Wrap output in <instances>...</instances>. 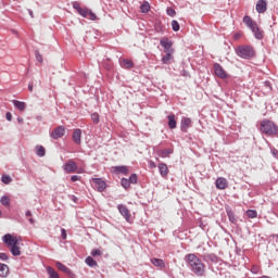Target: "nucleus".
<instances>
[{
    "label": "nucleus",
    "instance_id": "obj_1",
    "mask_svg": "<svg viewBox=\"0 0 278 278\" xmlns=\"http://www.w3.org/2000/svg\"><path fill=\"white\" fill-rule=\"evenodd\" d=\"M185 261L191 273H194L197 277H203L205 275V264L199 256L195 254H187Z\"/></svg>",
    "mask_w": 278,
    "mask_h": 278
},
{
    "label": "nucleus",
    "instance_id": "obj_2",
    "mask_svg": "<svg viewBox=\"0 0 278 278\" xmlns=\"http://www.w3.org/2000/svg\"><path fill=\"white\" fill-rule=\"evenodd\" d=\"M260 131L270 138H278V125L270 119L264 118L260 122Z\"/></svg>",
    "mask_w": 278,
    "mask_h": 278
},
{
    "label": "nucleus",
    "instance_id": "obj_3",
    "mask_svg": "<svg viewBox=\"0 0 278 278\" xmlns=\"http://www.w3.org/2000/svg\"><path fill=\"white\" fill-rule=\"evenodd\" d=\"M235 52L238 55V58H241L242 60H253V58L257 55L255 48L249 45L238 46L235 49Z\"/></svg>",
    "mask_w": 278,
    "mask_h": 278
},
{
    "label": "nucleus",
    "instance_id": "obj_4",
    "mask_svg": "<svg viewBox=\"0 0 278 278\" xmlns=\"http://www.w3.org/2000/svg\"><path fill=\"white\" fill-rule=\"evenodd\" d=\"M4 244L10 248V252L14 257H18L21 255V248L18 247V238L7 233L2 238Z\"/></svg>",
    "mask_w": 278,
    "mask_h": 278
},
{
    "label": "nucleus",
    "instance_id": "obj_5",
    "mask_svg": "<svg viewBox=\"0 0 278 278\" xmlns=\"http://www.w3.org/2000/svg\"><path fill=\"white\" fill-rule=\"evenodd\" d=\"M131 184L136 185L138 184V174H131L129 178H122L121 179V186L124 188V190H129L131 188Z\"/></svg>",
    "mask_w": 278,
    "mask_h": 278
},
{
    "label": "nucleus",
    "instance_id": "obj_6",
    "mask_svg": "<svg viewBox=\"0 0 278 278\" xmlns=\"http://www.w3.org/2000/svg\"><path fill=\"white\" fill-rule=\"evenodd\" d=\"M213 70H214L216 77H218L219 79H227L229 77V74H227L225 68H223V65L219 63H214Z\"/></svg>",
    "mask_w": 278,
    "mask_h": 278
},
{
    "label": "nucleus",
    "instance_id": "obj_7",
    "mask_svg": "<svg viewBox=\"0 0 278 278\" xmlns=\"http://www.w3.org/2000/svg\"><path fill=\"white\" fill-rule=\"evenodd\" d=\"M161 47L164 49V53H175V49H173V41H170L167 37H163L160 40Z\"/></svg>",
    "mask_w": 278,
    "mask_h": 278
},
{
    "label": "nucleus",
    "instance_id": "obj_8",
    "mask_svg": "<svg viewBox=\"0 0 278 278\" xmlns=\"http://www.w3.org/2000/svg\"><path fill=\"white\" fill-rule=\"evenodd\" d=\"M64 134H66V127L58 126L51 131L50 136L53 140H60V138H62Z\"/></svg>",
    "mask_w": 278,
    "mask_h": 278
},
{
    "label": "nucleus",
    "instance_id": "obj_9",
    "mask_svg": "<svg viewBox=\"0 0 278 278\" xmlns=\"http://www.w3.org/2000/svg\"><path fill=\"white\" fill-rule=\"evenodd\" d=\"M190 127H192V118L181 117L180 131H182V134H188V129H190Z\"/></svg>",
    "mask_w": 278,
    "mask_h": 278
},
{
    "label": "nucleus",
    "instance_id": "obj_10",
    "mask_svg": "<svg viewBox=\"0 0 278 278\" xmlns=\"http://www.w3.org/2000/svg\"><path fill=\"white\" fill-rule=\"evenodd\" d=\"M92 182L96 185L98 192H104L105 188H108V182L103 178H92Z\"/></svg>",
    "mask_w": 278,
    "mask_h": 278
},
{
    "label": "nucleus",
    "instance_id": "obj_11",
    "mask_svg": "<svg viewBox=\"0 0 278 278\" xmlns=\"http://www.w3.org/2000/svg\"><path fill=\"white\" fill-rule=\"evenodd\" d=\"M117 210H118L119 214H122V216H124L125 220H127V223H129L131 220V213H129V208H127L126 205L118 204Z\"/></svg>",
    "mask_w": 278,
    "mask_h": 278
},
{
    "label": "nucleus",
    "instance_id": "obj_12",
    "mask_svg": "<svg viewBox=\"0 0 278 278\" xmlns=\"http://www.w3.org/2000/svg\"><path fill=\"white\" fill-rule=\"evenodd\" d=\"M114 175H129V167L127 165H119L112 167Z\"/></svg>",
    "mask_w": 278,
    "mask_h": 278
},
{
    "label": "nucleus",
    "instance_id": "obj_13",
    "mask_svg": "<svg viewBox=\"0 0 278 278\" xmlns=\"http://www.w3.org/2000/svg\"><path fill=\"white\" fill-rule=\"evenodd\" d=\"M65 173H75L77 172V163L75 161L70 160L67 163L64 164L63 166Z\"/></svg>",
    "mask_w": 278,
    "mask_h": 278
},
{
    "label": "nucleus",
    "instance_id": "obj_14",
    "mask_svg": "<svg viewBox=\"0 0 278 278\" xmlns=\"http://www.w3.org/2000/svg\"><path fill=\"white\" fill-rule=\"evenodd\" d=\"M154 31H156V34H164V31H166V26L162 23V20H154Z\"/></svg>",
    "mask_w": 278,
    "mask_h": 278
},
{
    "label": "nucleus",
    "instance_id": "obj_15",
    "mask_svg": "<svg viewBox=\"0 0 278 278\" xmlns=\"http://www.w3.org/2000/svg\"><path fill=\"white\" fill-rule=\"evenodd\" d=\"M266 10H268V2H266V0H258L256 2V12H258V14H264Z\"/></svg>",
    "mask_w": 278,
    "mask_h": 278
},
{
    "label": "nucleus",
    "instance_id": "obj_16",
    "mask_svg": "<svg viewBox=\"0 0 278 278\" xmlns=\"http://www.w3.org/2000/svg\"><path fill=\"white\" fill-rule=\"evenodd\" d=\"M252 34H254V38H256V40H263L264 39V30L260 29V26H257V24L253 27L250 28Z\"/></svg>",
    "mask_w": 278,
    "mask_h": 278
},
{
    "label": "nucleus",
    "instance_id": "obj_17",
    "mask_svg": "<svg viewBox=\"0 0 278 278\" xmlns=\"http://www.w3.org/2000/svg\"><path fill=\"white\" fill-rule=\"evenodd\" d=\"M203 262H211L212 264H218V255L211 253L202 255Z\"/></svg>",
    "mask_w": 278,
    "mask_h": 278
},
{
    "label": "nucleus",
    "instance_id": "obj_18",
    "mask_svg": "<svg viewBox=\"0 0 278 278\" xmlns=\"http://www.w3.org/2000/svg\"><path fill=\"white\" fill-rule=\"evenodd\" d=\"M215 184H216V189H217V190H226V188H227V186H228L227 179L224 178V177L217 178L216 181H215Z\"/></svg>",
    "mask_w": 278,
    "mask_h": 278
},
{
    "label": "nucleus",
    "instance_id": "obj_19",
    "mask_svg": "<svg viewBox=\"0 0 278 278\" xmlns=\"http://www.w3.org/2000/svg\"><path fill=\"white\" fill-rule=\"evenodd\" d=\"M174 149L173 148H169V149H162V150H157V155L159 157H170V155H173L174 153Z\"/></svg>",
    "mask_w": 278,
    "mask_h": 278
},
{
    "label": "nucleus",
    "instance_id": "obj_20",
    "mask_svg": "<svg viewBox=\"0 0 278 278\" xmlns=\"http://www.w3.org/2000/svg\"><path fill=\"white\" fill-rule=\"evenodd\" d=\"M151 264H153L155 266V268H166V263L164 262V260L162 258H151Z\"/></svg>",
    "mask_w": 278,
    "mask_h": 278
},
{
    "label": "nucleus",
    "instance_id": "obj_21",
    "mask_svg": "<svg viewBox=\"0 0 278 278\" xmlns=\"http://www.w3.org/2000/svg\"><path fill=\"white\" fill-rule=\"evenodd\" d=\"M157 167L162 177H168V165H166V163H160Z\"/></svg>",
    "mask_w": 278,
    "mask_h": 278
},
{
    "label": "nucleus",
    "instance_id": "obj_22",
    "mask_svg": "<svg viewBox=\"0 0 278 278\" xmlns=\"http://www.w3.org/2000/svg\"><path fill=\"white\" fill-rule=\"evenodd\" d=\"M175 52H165V55L161 59L162 64H170L174 62V54Z\"/></svg>",
    "mask_w": 278,
    "mask_h": 278
},
{
    "label": "nucleus",
    "instance_id": "obj_23",
    "mask_svg": "<svg viewBox=\"0 0 278 278\" xmlns=\"http://www.w3.org/2000/svg\"><path fill=\"white\" fill-rule=\"evenodd\" d=\"M167 125L170 129H177V119L175 118V114H170L167 116Z\"/></svg>",
    "mask_w": 278,
    "mask_h": 278
},
{
    "label": "nucleus",
    "instance_id": "obj_24",
    "mask_svg": "<svg viewBox=\"0 0 278 278\" xmlns=\"http://www.w3.org/2000/svg\"><path fill=\"white\" fill-rule=\"evenodd\" d=\"M243 23L247 25V27H249V29H252L257 24V22L253 21V18H251L249 15L243 17Z\"/></svg>",
    "mask_w": 278,
    "mask_h": 278
},
{
    "label": "nucleus",
    "instance_id": "obj_25",
    "mask_svg": "<svg viewBox=\"0 0 278 278\" xmlns=\"http://www.w3.org/2000/svg\"><path fill=\"white\" fill-rule=\"evenodd\" d=\"M12 103L14 108L20 110V112H25V108H27V104L25 102L18 101V100H12Z\"/></svg>",
    "mask_w": 278,
    "mask_h": 278
},
{
    "label": "nucleus",
    "instance_id": "obj_26",
    "mask_svg": "<svg viewBox=\"0 0 278 278\" xmlns=\"http://www.w3.org/2000/svg\"><path fill=\"white\" fill-rule=\"evenodd\" d=\"M10 273V267L7 264L0 263V277L5 278Z\"/></svg>",
    "mask_w": 278,
    "mask_h": 278
},
{
    "label": "nucleus",
    "instance_id": "obj_27",
    "mask_svg": "<svg viewBox=\"0 0 278 278\" xmlns=\"http://www.w3.org/2000/svg\"><path fill=\"white\" fill-rule=\"evenodd\" d=\"M46 270H47V274L49 275V278H60V274H58V271H55L53 267L48 266Z\"/></svg>",
    "mask_w": 278,
    "mask_h": 278
},
{
    "label": "nucleus",
    "instance_id": "obj_28",
    "mask_svg": "<svg viewBox=\"0 0 278 278\" xmlns=\"http://www.w3.org/2000/svg\"><path fill=\"white\" fill-rule=\"evenodd\" d=\"M35 151H36V155H38V157H45V155L47 154V151L45 150V147H42V146H36Z\"/></svg>",
    "mask_w": 278,
    "mask_h": 278
},
{
    "label": "nucleus",
    "instance_id": "obj_29",
    "mask_svg": "<svg viewBox=\"0 0 278 278\" xmlns=\"http://www.w3.org/2000/svg\"><path fill=\"white\" fill-rule=\"evenodd\" d=\"M85 263L87 264V266H90V268H97V266H99V264L94 261L92 256H88L85 260Z\"/></svg>",
    "mask_w": 278,
    "mask_h": 278
},
{
    "label": "nucleus",
    "instance_id": "obj_30",
    "mask_svg": "<svg viewBox=\"0 0 278 278\" xmlns=\"http://www.w3.org/2000/svg\"><path fill=\"white\" fill-rule=\"evenodd\" d=\"M122 67L123 68H134V61H131L129 59H124L122 61Z\"/></svg>",
    "mask_w": 278,
    "mask_h": 278
},
{
    "label": "nucleus",
    "instance_id": "obj_31",
    "mask_svg": "<svg viewBox=\"0 0 278 278\" xmlns=\"http://www.w3.org/2000/svg\"><path fill=\"white\" fill-rule=\"evenodd\" d=\"M150 10H151V4H149V1H144L140 5V11L142 12V14H147Z\"/></svg>",
    "mask_w": 278,
    "mask_h": 278
},
{
    "label": "nucleus",
    "instance_id": "obj_32",
    "mask_svg": "<svg viewBox=\"0 0 278 278\" xmlns=\"http://www.w3.org/2000/svg\"><path fill=\"white\" fill-rule=\"evenodd\" d=\"M227 216L230 220V223L236 224L238 219H236V214L233 213V211H231L230 208L226 210Z\"/></svg>",
    "mask_w": 278,
    "mask_h": 278
},
{
    "label": "nucleus",
    "instance_id": "obj_33",
    "mask_svg": "<svg viewBox=\"0 0 278 278\" xmlns=\"http://www.w3.org/2000/svg\"><path fill=\"white\" fill-rule=\"evenodd\" d=\"M72 140H81V129L76 128L73 131Z\"/></svg>",
    "mask_w": 278,
    "mask_h": 278
},
{
    "label": "nucleus",
    "instance_id": "obj_34",
    "mask_svg": "<svg viewBox=\"0 0 278 278\" xmlns=\"http://www.w3.org/2000/svg\"><path fill=\"white\" fill-rule=\"evenodd\" d=\"M0 203H1V205H4L5 207H10V197L3 195L0 199Z\"/></svg>",
    "mask_w": 278,
    "mask_h": 278
},
{
    "label": "nucleus",
    "instance_id": "obj_35",
    "mask_svg": "<svg viewBox=\"0 0 278 278\" xmlns=\"http://www.w3.org/2000/svg\"><path fill=\"white\" fill-rule=\"evenodd\" d=\"M35 58L40 65L43 64V59L42 54H40V50H35Z\"/></svg>",
    "mask_w": 278,
    "mask_h": 278
},
{
    "label": "nucleus",
    "instance_id": "obj_36",
    "mask_svg": "<svg viewBox=\"0 0 278 278\" xmlns=\"http://www.w3.org/2000/svg\"><path fill=\"white\" fill-rule=\"evenodd\" d=\"M172 29L173 31H179V29H181V26L179 25V22H177V20L172 21Z\"/></svg>",
    "mask_w": 278,
    "mask_h": 278
},
{
    "label": "nucleus",
    "instance_id": "obj_37",
    "mask_svg": "<svg viewBox=\"0 0 278 278\" xmlns=\"http://www.w3.org/2000/svg\"><path fill=\"white\" fill-rule=\"evenodd\" d=\"M89 11H90V9H88V8H80V10L78 11V14L80 16H83V18H86L88 16Z\"/></svg>",
    "mask_w": 278,
    "mask_h": 278
},
{
    "label": "nucleus",
    "instance_id": "obj_38",
    "mask_svg": "<svg viewBox=\"0 0 278 278\" xmlns=\"http://www.w3.org/2000/svg\"><path fill=\"white\" fill-rule=\"evenodd\" d=\"M248 218H257V211L255 210H248L247 211Z\"/></svg>",
    "mask_w": 278,
    "mask_h": 278
},
{
    "label": "nucleus",
    "instance_id": "obj_39",
    "mask_svg": "<svg viewBox=\"0 0 278 278\" xmlns=\"http://www.w3.org/2000/svg\"><path fill=\"white\" fill-rule=\"evenodd\" d=\"M91 121H92V123H94V125H99V123H100L99 113H92L91 114Z\"/></svg>",
    "mask_w": 278,
    "mask_h": 278
},
{
    "label": "nucleus",
    "instance_id": "obj_40",
    "mask_svg": "<svg viewBox=\"0 0 278 278\" xmlns=\"http://www.w3.org/2000/svg\"><path fill=\"white\" fill-rule=\"evenodd\" d=\"M56 267L59 268V270H62V273H65V274L70 269L68 267H66V265L62 264L61 262L56 263Z\"/></svg>",
    "mask_w": 278,
    "mask_h": 278
},
{
    "label": "nucleus",
    "instance_id": "obj_41",
    "mask_svg": "<svg viewBox=\"0 0 278 278\" xmlns=\"http://www.w3.org/2000/svg\"><path fill=\"white\" fill-rule=\"evenodd\" d=\"M1 181H2V184H5V185L12 184V177H10L8 175H2Z\"/></svg>",
    "mask_w": 278,
    "mask_h": 278
},
{
    "label": "nucleus",
    "instance_id": "obj_42",
    "mask_svg": "<svg viewBox=\"0 0 278 278\" xmlns=\"http://www.w3.org/2000/svg\"><path fill=\"white\" fill-rule=\"evenodd\" d=\"M101 255H103V252L101 250H99V249H93L91 251V256L92 257H97V256H101Z\"/></svg>",
    "mask_w": 278,
    "mask_h": 278
},
{
    "label": "nucleus",
    "instance_id": "obj_43",
    "mask_svg": "<svg viewBox=\"0 0 278 278\" xmlns=\"http://www.w3.org/2000/svg\"><path fill=\"white\" fill-rule=\"evenodd\" d=\"M166 14L168 15V16H176L177 15V12L175 11V9H173V8H167V10H166Z\"/></svg>",
    "mask_w": 278,
    "mask_h": 278
},
{
    "label": "nucleus",
    "instance_id": "obj_44",
    "mask_svg": "<svg viewBox=\"0 0 278 278\" xmlns=\"http://www.w3.org/2000/svg\"><path fill=\"white\" fill-rule=\"evenodd\" d=\"M103 67L105 68V71H112V68H114V64L104 62Z\"/></svg>",
    "mask_w": 278,
    "mask_h": 278
},
{
    "label": "nucleus",
    "instance_id": "obj_45",
    "mask_svg": "<svg viewBox=\"0 0 278 278\" xmlns=\"http://www.w3.org/2000/svg\"><path fill=\"white\" fill-rule=\"evenodd\" d=\"M251 273H252L253 275H257V273H260V266H257V265H252V267H251Z\"/></svg>",
    "mask_w": 278,
    "mask_h": 278
},
{
    "label": "nucleus",
    "instance_id": "obj_46",
    "mask_svg": "<svg viewBox=\"0 0 278 278\" xmlns=\"http://www.w3.org/2000/svg\"><path fill=\"white\" fill-rule=\"evenodd\" d=\"M72 5H73L74 10H76V12H78L81 9V5L77 1H74L72 3Z\"/></svg>",
    "mask_w": 278,
    "mask_h": 278
},
{
    "label": "nucleus",
    "instance_id": "obj_47",
    "mask_svg": "<svg viewBox=\"0 0 278 278\" xmlns=\"http://www.w3.org/2000/svg\"><path fill=\"white\" fill-rule=\"evenodd\" d=\"M88 15L90 21H97V14H94L92 10H89Z\"/></svg>",
    "mask_w": 278,
    "mask_h": 278
},
{
    "label": "nucleus",
    "instance_id": "obj_48",
    "mask_svg": "<svg viewBox=\"0 0 278 278\" xmlns=\"http://www.w3.org/2000/svg\"><path fill=\"white\" fill-rule=\"evenodd\" d=\"M263 84L265 88H267L268 90H273V84H270V80H265Z\"/></svg>",
    "mask_w": 278,
    "mask_h": 278
},
{
    "label": "nucleus",
    "instance_id": "obj_49",
    "mask_svg": "<svg viewBox=\"0 0 278 278\" xmlns=\"http://www.w3.org/2000/svg\"><path fill=\"white\" fill-rule=\"evenodd\" d=\"M0 260H2L3 262H8V260H10V257L8 256V254L1 252L0 253Z\"/></svg>",
    "mask_w": 278,
    "mask_h": 278
},
{
    "label": "nucleus",
    "instance_id": "obj_50",
    "mask_svg": "<svg viewBox=\"0 0 278 278\" xmlns=\"http://www.w3.org/2000/svg\"><path fill=\"white\" fill-rule=\"evenodd\" d=\"M61 238H62V240H66V238H67L66 229H64V228L61 229Z\"/></svg>",
    "mask_w": 278,
    "mask_h": 278
},
{
    "label": "nucleus",
    "instance_id": "obj_51",
    "mask_svg": "<svg viewBox=\"0 0 278 278\" xmlns=\"http://www.w3.org/2000/svg\"><path fill=\"white\" fill-rule=\"evenodd\" d=\"M65 275H67V277H70V278H75L76 277L75 273H73V270H71V268L67 269V273H65Z\"/></svg>",
    "mask_w": 278,
    "mask_h": 278
},
{
    "label": "nucleus",
    "instance_id": "obj_52",
    "mask_svg": "<svg viewBox=\"0 0 278 278\" xmlns=\"http://www.w3.org/2000/svg\"><path fill=\"white\" fill-rule=\"evenodd\" d=\"M148 164H149V168H157V164H155V162L153 161H149Z\"/></svg>",
    "mask_w": 278,
    "mask_h": 278
},
{
    "label": "nucleus",
    "instance_id": "obj_53",
    "mask_svg": "<svg viewBox=\"0 0 278 278\" xmlns=\"http://www.w3.org/2000/svg\"><path fill=\"white\" fill-rule=\"evenodd\" d=\"M240 38H242V34L241 33H236L233 35V40H240Z\"/></svg>",
    "mask_w": 278,
    "mask_h": 278
},
{
    "label": "nucleus",
    "instance_id": "obj_54",
    "mask_svg": "<svg viewBox=\"0 0 278 278\" xmlns=\"http://www.w3.org/2000/svg\"><path fill=\"white\" fill-rule=\"evenodd\" d=\"M271 155H274V157H278V150L275 148H271Z\"/></svg>",
    "mask_w": 278,
    "mask_h": 278
},
{
    "label": "nucleus",
    "instance_id": "obj_55",
    "mask_svg": "<svg viewBox=\"0 0 278 278\" xmlns=\"http://www.w3.org/2000/svg\"><path fill=\"white\" fill-rule=\"evenodd\" d=\"M79 179H81V177L74 175L71 177V181H79Z\"/></svg>",
    "mask_w": 278,
    "mask_h": 278
},
{
    "label": "nucleus",
    "instance_id": "obj_56",
    "mask_svg": "<svg viewBox=\"0 0 278 278\" xmlns=\"http://www.w3.org/2000/svg\"><path fill=\"white\" fill-rule=\"evenodd\" d=\"M5 118H7V121H9V122L12 121V113L7 112Z\"/></svg>",
    "mask_w": 278,
    "mask_h": 278
},
{
    "label": "nucleus",
    "instance_id": "obj_57",
    "mask_svg": "<svg viewBox=\"0 0 278 278\" xmlns=\"http://www.w3.org/2000/svg\"><path fill=\"white\" fill-rule=\"evenodd\" d=\"M28 90L29 92H34V83L28 84Z\"/></svg>",
    "mask_w": 278,
    "mask_h": 278
},
{
    "label": "nucleus",
    "instance_id": "obj_58",
    "mask_svg": "<svg viewBox=\"0 0 278 278\" xmlns=\"http://www.w3.org/2000/svg\"><path fill=\"white\" fill-rule=\"evenodd\" d=\"M72 201H73L74 203H77V202L79 201V199H78L77 197H75V195H72Z\"/></svg>",
    "mask_w": 278,
    "mask_h": 278
},
{
    "label": "nucleus",
    "instance_id": "obj_59",
    "mask_svg": "<svg viewBox=\"0 0 278 278\" xmlns=\"http://www.w3.org/2000/svg\"><path fill=\"white\" fill-rule=\"evenodd\" d=\"M17 123H20V125H23V123H24L23 117H17Z\"/></svg>",
    "mask_w": 278,
    "mask_h": 278
},
{
    "label": "nucleus",
    "instance_id": "obj_60",
    "mask_svg": "<svg viewBox=\"0 0 278 278\" xmlns=\"http://www.w3.org/2000/svg\"><path fill=\"white\" fill-rule=\"evenodd\" d=\"M28 13H29L30 18H34V11H31V9H28Z\"/></svg>",
    "mask_w": 278,
    "mask_h": 278
},
{
    "label": "nucleus",
    "instance_id": "obj_61",
    "mask_svg": "<svg viewBox=\"0 0 278 278\" xmlns=\"http://www.w3.org/2000/svg\"><path fill=\"white\" fill-rule=\"evenodd\" d=\"M12 34H14L15 36H18V30L16 29H11Z\"/></svg>",
    "mask_w": 278,
    "mask_h": 278
},
{
    "label": "nucleus",
    "instance_id": "obj_62",
    "mask_svg": "<svg viewBox=\"0 0 278 278\" xmlns=\"http://www.w3.org/2000/svg\"><path fill=\"white\" fill-rule=\"evenodd\" d=\"M25 216H31V211H26Z\"/></svg>",
    "mask_w": 278,
    "mask_h": 278
},
{
    "label": "nucleus",
    "instance_id": "obj_63",
    "mask_svg": "<svg viewBox=\"0 0 278 278\" xmlns=\"http://www.w3.org/2000/svg\"><path fill=\"white\" fill-rule=\"evenodd\" d=\"M29 223H30V225H34V223H35L34 218H29Z\"/></svg>",
    "mask_w": 278,
    "mask_h": 278
},
{
    "label": "nucleus",
    "instance_id": "obj_64",
    "mask_svg": "<svg viewBox=\"0 0 278 278\" xmlns=\"http://www.w3.org/2000/svg\"><path fill=\"white\" fill-rule=\"evenodd\" d=\"M76 144H81V140H75Z\"/></svg>",
    "mask_w": 278,
    "mask_h": 278
}]
</instances>
